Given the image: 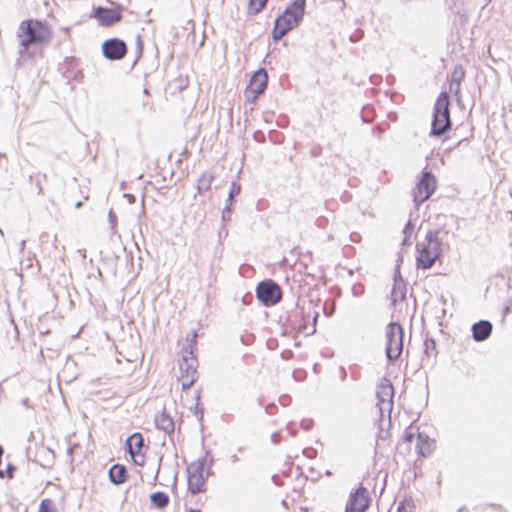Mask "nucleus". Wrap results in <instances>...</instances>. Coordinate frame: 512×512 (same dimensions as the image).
<instances>
[{
    "instance_id": "obj_1",
    "label": "nucleus",
    "mask_w": 512,
    "mask_h": 512,
    "mask_svg": "<svg viewBox=\"0 0 512 512\" xmlns=\"http://www.w3.org/2000/svg\"><path fill=\"white\" fill-rule=\"evenodd\" d=\"M306 0H294L274 21L272 38L279 41L285 34L297 27L305 14Z\"/></svg>"
},
{
    "instance_id": "obj_2",
    "label": "nucleus",
    "mask_w": 512,
    "mask_h": 512,
    "mask_svg": "<svg viewBox=\"0 0 512 512\" xmlns=\"http://www.w3.org/2000/svg\"><path fill=\"white\" fill-rule=\"evenodd\" d=\"M416 266L418 269H430L442 255V241L437 231H428L422 243L416 246Z\"/></svg>"
},
{
    "instance_id": "obj_3",
    "label": "nucleus",
    "mask_w": 512,
    "mask_h": 512,
    "mask_svg": "<svg viewBox=\"0 0 512 512\" xmlns=\"http://www.w3.org/2000/svg\"><path fill=\"white\" fill-rule=\"evenodd\" d=\"M51 37L49 29L39 20H23L17 31L20 46L27 50L33 44H42Z\"/></svg>"
},
{
    "instance_id": "obj_4",
    "label": "nucleus",
    "mask_w": 512,
    "mask_h": 512,
    "mask_svg": "<svg viewBox=\"0 0 512 512\" xmlns=\"http://www.w3.org/2000/svg\"><path fill=\"white\" fill-rule=\"evenodd\" d=\"M449 96L447 92H441L434 104L433 119L431 123V136H440L451 127L449 112Z\"/></svg>"
},
{
    "instance_id": "obj_5",
    "label": "nucleus",
    "mask_w": 512,
    "mask_h": 512,
    "mask_svg": "<svg viewBox=\"0 0 512 512\" xmlns=\"http://www.w3.org/2000/svg\"><path fill=\"white\" fill-rule=\"evenodd\" d=\"M404 331L402 326L397 322H391L385 329V353L389 362L396 361L403 351Z\"/></svg>"
},
{
    "instance_id": "obj_6",
    "label": "nucleus",
    "mask_w": 512,
    "mask_h": 512,
    "mask_svg": "<svg viewBox=\"0 0 512 512\" xmlns=\"http://www.w3.org/2000/svg\"><path fill=\"white\" fill-rule=\"evenodd\" d=\"M208 462L209 466L213 464V456L208 451L204 458L198 459L197 461L192 462L187 467V482H188V490L192 494H198L203 490V486L205 484V479L203 476L204 467Z\"/></svg>"
},
{
    "instance_id": "obj_7",
    "label": "nucleus",
    "mask_w": 512,
    "mask_h": 512,
    "mask_svg": "<svg viewBox=\"0 0 512 512\" xmlns=\"http://www.w3.org/2000/svg\"><path fill=\"white\" fill-rule=\"evenodd\" d=\"M185 353L179 362L180 381L183 390L189 389L197 377V359L193 356L192 350L189 352L185 350Z\"/></svg>"
},
{
    "instance_id": "obj_8",
    "label": "nucleus",
    "mask_w": 512,
    "mask_h": 512,
    "mask_svg": "<svg viewBox=\"0 0 512 512\" xmlns=\"http://www.w3.org/2000/svg\"><path fill=\"white\" fill-rule=\"evenodd\" d=\"M256 296L265 306H273L280 301L282 292L277 283L264 280L257 285Z\"/></svg>"
},
{
    "instance_id": "obj_9",
    "label": "nucleus",
    "mask_w": 512,
    "mask_h": 512,
    "mask_svg": "<svg viewBox=\"0 0 512 512\" xmlns=\"http://www.w3.org/2000/svg\"><path fill=\"white\" fill-rule=\"evenodd\" d=\"M435 188L436 180L434 175L429 171L423 172L412 193L415 205L419 206L426 201L433 194Z\"/></svg>"
},
{
    "instance_id": "obj_10",
    "label": "nucleus",
    "mask_w": 512,
    "mask_h": 512,
    "mask_svg": "<svg viewBox=\"0 0 512 512\" xmlns=\"http://www.w3.org/2000/svg\"><path fill=\"white\" fill-rule=\"evenodd\" d=\"M376 396L378 399L377 406L381 416H383L385 412L390 414L393 408L394 396V389L390 380H388L387 378H383L381 380V382L377 386Z\"/></svg>"
},
{
    "instance_id": "obj_11",
    "label": "nucleus",
    "mask_w": 512,
    "mask_h": 512,
    "mask_svg": "<svg viewBox=\"0 0 512 512\" xmlns=\"http://www.w3.org/2000/svg\"><path fill=\"white\" fill-rule=\"evenodd\" d=\"M268 76L264 69L257 70L251 77L249 85L245 90L247 100L254 102L267 87Z\"/></svg>"
},
{
    "instance_id": "obj_12",
    "label": "nucleus",
    "mask_w": 512,
    "mask_h": 512,
    "mask_svg": "<svg viewBox=\"0 0 512 512\" xmlns=\"http://www.w3.org/2000/svg\"><path fill=\"white\" fill-rule=\"evenodd\" d=\"M102 52L108 60H121L127 54V45L119 38H111L103 42Z\"/></svg>"
},
{
    "instance_id": "obj_13",
    "label": "nucleus",
    "mask_w": 512,
    "mask_h": 512,
    "mask_svg": "<svg viewBox=\"0 0 512 512\" xmlns=\"http://www.w3.org/2000/svg\"><path fill=\"white\" fill-rule=\"evenodd\" d=\"M370 505V498L366 488L360 486L350 494L345 509L352 512H365Z\"/></svg>"
},
{
    "instance_id": "obj_14",
    "label": "nucleus",
    "mask_w": 512,
    "mask_h": 512,
    "mask_svg": "<svg viewBox=\"0 0 512 512\" xmlns=\"http://www.w3.org/2000/svg\"><path fill=\"white\" fill-rule=\"evenodd\" d=\"M93 17L96 18L101 25L111 26L121 20L122 14L118 9L98 6L93 9Z\"/></svg>"
},
{
    "instance_id": "obj_15",
    "label": "nucleus",
    "mask_w": 512,
    "mask_h": 512,
    "mask_svg": "<svg viewBox=\"0 0 512 512\" xmlns=\"http://www.w3.org/2000/svg\"><path fill=\"white\" fill-rule=\"evenodd\" d=\"M406 298V286L403 278L401 277L399 266L396 267L394 273V284L391 291V301L395 305L399 301Z\"/></svg>"
},
{
    "instance_id": "obj_16",
    "label": "nucleus",
    "mask_w": 512,
    "mask_h": 512,
    "mask_svg": "<svg viewBox=\"0 0 512 512\" xmlns=\"http://www.w3.org/2000/svg\"><path fill=\"white\" fill-rule=\"evenodd\" d=\"M492 323L488 320H480L472 325V337L476 342L487 340L492 333Z\"/></svg>"
},
{
    "instance_id": "obj_17",
    "label": "nucleus",
    "mask_w": 512,
    "mask_h": 512,
    "mask_svg": "<svg viewBox=\"0 0 512 512\" xmlns=\"http://www.w3.org/2000/svg\"><path fill=\"white\" fill-rule=\"evenodd\" d=\"M143 445V436L138 432L132 434L125 441L126 450L131 457H134V455H140Z\"/></svg>"
},
{
    "instance_id": "obj_18",
    "label": "nucleus",
    "mask_w": 512,
    "mask_h": 512,
    "mask_svg": "<svg viewBox=\"0 0 512 512\" xmlns=\"http://www.w3.org/2000/svg\"><path fill=\"white\" fill-rule=\"evenodd\" d=\"M108 477L109 480L115 485L123 484L127 478V470L123 465L114 464L108 471Z\"/></svg>"
},
{
    "instance_id": "obj_19",
    "label": "nucleus",
    "mask_w": 512,
    "mask_h": 512,
    "mask_svg": "<svg viewBox=\"0 0 512 512\" xmlns=\"http://www.w3.org/2000/svg\"><path fill=\"white\" fill-rule=\"evenodd\" d=\"M155 424L159 430H162L166 434H171L174 432V421L172 417L166 412H162L155 417Z\"/></svg>"
},
{
    "instance_id": "obj_20",
    "label": "nucleus",
    "mask_w": 512,
    "mask_h": 512,
    "mask_svg": "<svg viewBox=\"0 0 512 512\" xmlns=\"http://www.w3.org/2000/svg\"><path fill=\"white\" fill-rule=\"evenodd\" d=\"M214 179V175L211 172H204L197 181V191L202 194L208 191L211 187V183Z\"/></svg>"
},
{
    "instance_id": "obj_21",
    "label": "nucleus",
    "mask_w": 512,
    "mask_h": 512,
    "mask_svg": "<svg viewBox=\"0 0 512 512\" xmlns=\"http://www.w3.org/2000/svg\"><path fill=\"white\" fill-rule=\"evenodd\" d=\"M151 503L159 509L165 508L169 503V496L162 491H157L150 495Z\"/></svg>"
},
{
    "instance_id": "obj_22",
    "label": "nucleus",
    "mask_w": 512,
    "mask_h": 512,
    "mask_svg": "<svg viewBox=\"0 0 512 512\" xmlns=\"http://www.w3.org/2000/svg\"><path fill=\"white\" fill-rule=\"evenodd\" d=\"M416 448L418 453L423 457L429 453V437L427 434L422 432L418 433Z\"/></svg>"
},
{
    "instance_id": "obj_23",
    "label": "nucleus",
    "mask_w": 512,
    "mask_h": 512,
    "mask_svg": "<svg viewBox=\"0 0 512 512\" xmlns=\"http://www.w3.org/2000/svg\"><path fill=\"white\" fill-rule=\"evenodd\" d=\"M267 0H249L248 13L250 15H256L262 11L265 7Z\"/></svg>"
},
{
    "instance_id": "obj_24",
    "label": "nucleus",
    "mask_w": 512,
    "mask_h": 512,
    "mask_svg": "<svg viewBox=\"0 0 512 512\" xmlns=\"http://www.w3.org/2000/svg\"><path fill=\"white\" fill-rule=\"evenodd\" d=\"M465 77V71L461 65H456L451 73L450 82L461 84Z\"/></svg>"
},
{
    "instance_id": "obj_25",
    "label": "nucleus",
    "mask_w": 512,
    "mask_h": 512,
    "mask_svg": "<svg viewBox=\"0 0 512 512\" xmlns=\"http://www.w3.org/2000/svg\"><path fill=\"white\" fill-rule=\"evenodd\" d=\"M431 352L436 356V342L434 339H427L424 342V353L429 357Z\"/></svg>"
},
{
    "instance_id": "obj_26",
    "label": "nucleus",
    "mask_w": 512,
    "mask_h": 512,
    "mask_svg": "<svg viewBox=\"0 0 512 512\" xmlns=\"http://www.w3.org/2000/svg\"><path fill=\"white\" fill-rule=\"evenodd\" d=\"M241 191V185L237 182H232L231 183V186H230V190H229V194H228V202H231L233 197H235L236 195H238Z\"/></svg>"
},
{
    "instance_id": "obj_27",
    "label": "nucleus",
    "mask_w": 512,
    "mask_h": 512,
    "mask_svg": "<svg viewBox=\"0 0 512 512\" xmlns=\"http://www.w3.org/2000/svg\"><path fill=\"white\" fill-rule=\"evenodd\" d=\"M398 512H414V505L410 501L401 502L397 509Z\"/></svg>"
},
{
    "instance_id": "obj_28",
    "label": "nucleus",
    "mask_w": 512,
    "mask_h": 512,
    "mask_svg": "<svg viewBox=\"0 0 512 512\" xmlns=\"http://www.w3.org/2000/svg\"><path fill=\"white\" fill-rule=\"evenodd\" d=\"M231 206H232V204H231V202H229L224 207V209L222 211V221L223 222H227V221L231 220V215H232V208H231Z\"/></svg>"
},
{
    "instance_id": "obj_29",
    "label": "nucleus",
    "mask_w": 512,
    "mask_h": 512,
    "mask_svg": "<svg viewBox=\"0 0 512 512\" xmlns=\"http://www.w3.org/2000/svg\"><path fill=\"white\" fill-rule=\"evenodd\" d=\"M352 295L354 297H360L364 294L365 289L364 286L360 283L354 284L351 288Z\"/></svg>"
},
{
    "instance_id": "obj_30",
    "label": "nucleus",
    "mask_w": 512,
    "mask_h": 512,
    "mask_svg": "<svg viewBox=\"0 0 512 512\" xmlns=\"http://www.w3.org/2000/svg\"><path fill=\"white\" fill-rule=\"evenodd\" d=\"M108 221L110 223L112 233L115 234V228H116V224H117V216L112 210H110L108 213Z\"/></svg>"
},
{
    "instance_id": "obj_31",
    "label": "nucleus",
    "mask_w": 512,
    "mask_h": 512,
    "mask_svg": "<svg viewBox=\"0 0 512 512\" xmlns=\"http://www.w3.org/2000/svg\"><path fill=\"white\" fill-rule=\"evenodd\" d=\"M414 226H415L414 223L411 220H409L403 229V234L411 235L413 233Z\"/></svg>"
},
{
    "instance_id": "obj_32",
    "label": "nucleus",
    "mask_w": 512,
    "mask_h": 512,
    "mask_svg": "<svg viewBox=\"0 0 512 512\" xmlns=\"http://www.w3.org/2000/svg\"><path fill=\"white\" fill-rule=\"evenodd\" d=\"M449 88H450V92L454 93L455 95H458L461 90V84H456L454 82H450Z\"/></svg>"
},
{
    "instance_id": "obj_33",
    "label": "nucleus",
    "mask_w": 512,
    "mask_h": 512,
    "mask_svg": "<svg viewBox=\"0 0 512 512\" xmlns=\"http://www.w3.org/2000/svg\"><path fill=\"white\" fill-rule=\"evenodd\" d=\"M16 470V467L12 464H8L6 471H4V475L7 474L9 478L13 477V472Z\"/></svg>"
},
{
    "instance_id": "obj_34",
    "label": "nucleus",
    "mask_w": 512,
    "mask_h": 512,
    "mask_svg": "<svg viewBox=\"0 0 512 512\" xmlns=\"http://www.w3.org/2000/svg\"><path fill=\"white\" fill-rule=\"evenodd\" d=\"M49 503L50 501L48 499L42 500L38 512H48L47 506Z\"/></svg>"
},
{
    "instance_id": "obj_35",
    "label": "nucleus",
    "mask_w": 512,
    "mask_h": 512,
    "mask_svg": "<svg viewBox=\"0 0 512 512\" xmlns=\"http://www.w3.org/2000/svg\"><path fill=\"white\" fill-rule=\"evenodd\" d=\"M199 398H200V393L198 392L197 395H196V400L199 401ZM195 415L199 418H202V415H203V412H202V409H199V403L196 402V412H195Z\"/></svg>"
},
{
    "instance_id": "obj_36",
    "label": "nucleus",
    "mask_w": 512,
    "mask_h": 512,
    "mask_svg": "<svg viewBox=\"0 0 512 512\" xmlns=\"http://www.w3.org/2000/svg\"><path fill=\"white\" fill-rule=\"evenodd\" d=\"M140 455H134L133 458V461L136 465H139V466H143L144 465V459L143 457H141V459H139Z\"/></svg>"
},
{
    "instance_id": "obj_37",
    "label": "nucleus",
    "mask_w": 512,
    "mask_h": 512,
    "mask_svg": "<svg viewBox=\"0 0 512 512\" xmlns=\"http://www.w3.org/2000/svg\"><path fill=\"white\" fill-rule=\"evenodd\" d=\"M414 439V434L412 432H406L404 434V440L408 443H411Z\"/></svg>"
},
{
    "instance_id": "obj_38",
    "label": "nucleus",
    "mask_w": 512,
    "mask_h": 512,
    "mask_svg": "<svg viewBox=\"0 0 512 512\" xmlns=\"http://www.w3.org/2000/svg\"><path fill=\"white\" fill-rule=\"evenodd\" d=\"M271 441L274 443V444H278L280 442V434L279 433H273L271 435Z\"/></svg>"
},
{
    "instance_id": "obj_39",
    "label": "nucleus",
    "mask_w": 512,
    "mask_h": 512,
    "mask_svg": "<svg viewBox=\"0 0 512 512\" xmlns=\"http://www.w3.org/2000/svg\"><path fill=\"white\" fill-rule=\"evenodd\" d=\"M162 459L163 457L161 456L158 460V467H157V470H156V474H155V477H154V481H156L158 479V474L160 472V467H161V462H162Z\"/></svg>"
},
{
    "instance_id": "obj_40",
    "label": "nucleus",
    "mask_w": 512,
    "mask_h": 512,
    "mask_svg": "<svg viewBox=\"0 0 512 512\" xmlns=\"http://www.w3.org/2000/svg\"><path fill=\"white\" fill-rule=\"evenodd\" d=\"M410 236L411 235H404V238L402 240V245H408L409 244Z\"/></svg>"
},
{
    "instance_id": "obj_41",
    "label": "nucleus",
    "mask_w": 512,
    "mask_h": 512,
    "mask_svg": "<svg viewBox=\"0 0 512 512\" xmlns=\"http://www.w3.org/2000/svg\"><path fill=\"white\" fill-rule=\"evenodd\" d=\"M25 244H26V241H25V240H22V241L20 242V251H21V252H23V251H24V249H25Z\"/></svg>"
},
{
    "instance_id": "obj_42",
    "label": "nucleus",
    "mask_w": 512,
    "mask_h": 512,
    "mask_svg": "<svg viewBox=\"0 0 512 512\" xmlns=\"http://www.w3.org/2000/svg\"><path fill=\"white\" fill-rule=\"evenodd\" d=\"M137 44H138V46H139V48L141 50L142 49V41H141V37L140 36L137 37Z\"/></svg>"
},
{
    "instance_id": "obj_43",
    "label": "nucleus",
    "mask_w": 512,
    "mask_h": 512,
    "mask_svg": "<svg viewBox=\"0 0 512 512\" xmlns=\"http://www.w3.org/2000/svg\"><path fill=\"white\" fill-rule=\"evenodd\" d=\"M317 318H318V313H315V315H314V317H313V322H314V324L316 323ZM314 332H315V327L313 328L312 333H314Z\"/></svg>"
},
{
    "instance_id": "obj_44",
    "label": "nucleus",
    "mask_w": 512,
    "mask_h": 512,
    "mask_svg": "<svg viewBox=\"0 0 512 512\" xmlns=\"http://www.w3.org/2000/svg\"><path fill=\"white\" fill-rule=\"evenodd\" d=\"M231 460H232V462L235 463L239 460V458L236 455H233V456H231Z\"/></svg>"
},
{
    "instance_id": "obj_45",
    "label": "nucleus",
    "mask_w": 512,
    "mask_h": 512,
    "mask_svg": "<svg viewBox=\"0 0 512 512\" xmlns=\"http://www.w3.org/2000/svg\"><path fill=\"white\" fill-rule=\"evenodd\" d=\"M187 512H201L199 509H190L189 511Z\"/></svg>"
},
{
    "instance_id": "obj_46",
    "label": "nucleus",
    "mask_w": 512,
    "mask_h": 512,
    "mask_svg": "<svg viewBox=\"0 0 512 512\" xmlns=\"http://www.w3.org/2000/svg\"><path fill=\"white\" fill-rule=\"evenodd\" d=\"M81 205H82V203H81V202H78V203L76 204V208H79Z\"/></svg>"
},
{
    "instance_id": "obj_47",
    "label": "nucleus",
    "mask_w": 512,
    "mask_h": 512,
    "mask_svg": "<svg viewBox=\"0 0 512 512\" xmlns=\"http://www.w3.org/2000/svg\"><path fill=\"white\" fill-rule=\"evenodd\" d=\"M0 234L3 235V231L0 229Z\"/></svg>"
}]
</instances>
